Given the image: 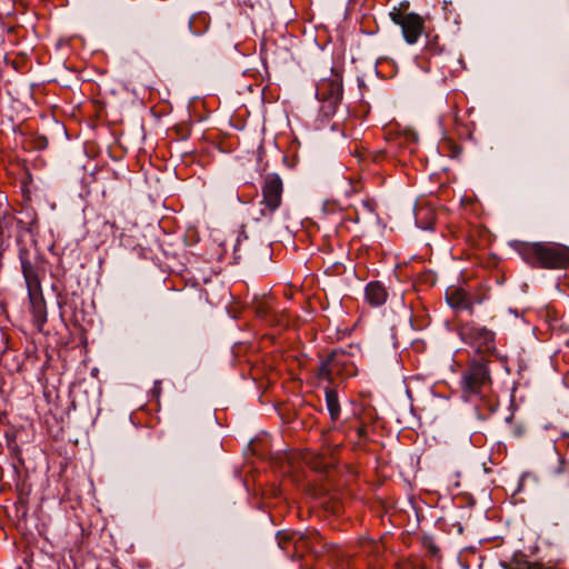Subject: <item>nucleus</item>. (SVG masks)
<instances>
[{
	"instance_id": "f257e3e1",
	"label": "nucleus",
	"mask_w": 569,
	"mask_h": 569,
	"mask_svg": "<svg viewBox=\"0 0 569 569\" xmlns=\"http://www.w3.org/2000/svg\"><path fill=\"white\" fill-rule=\"evenodd\" d=\"M520 257L533 268H569V247L556 242H522L517 248Z\"/></svg>"
},
{
	"instance_id": "f03ea898",
	"label": "nucleus",
	"mask_w": 569,
	"mask_h": 569,
	"mask_svg": "<svg viewBox=\"0 0 569 569\" xmlns=\"http://www.w3.org/2000/svg\"><path fill=\"white\" fill-rule=\"evenodd\" d=\"M316 97L320 103L317 120L321 124H327L333 118L342 101V72L331 69L329 77L319 80Z\"/></svg>"
},
{
	"instance_id": "7ed1b4c3",
	"label": "nucleus",
	"mask_w": 569,
	"mask_h": 569,
	"mask_svg": "<svg viewBox=\"0 0 569 569\" xmlns=\"http://www.w3.org/2000/svg\"><path fill=\"white\" fill-rule=\"evenodd\" d=\"M409 3L402 2L399 7L392 8L389 13L391 21L401 28L405 41L412 46L418 42L425 32L426 21L416 12L408 11Z\"/></svg>"
},
{
	"instance_id": "20e7f679",
	"label": "nucleus",
	"mask_w": 569,
	"mask_h": 569,
	"mask_svg": "<svg viewBox=\"0 0 569 569\" xmlns=\"http://www.w3.org/2000/svg\"><path fill=\"white\" fill-rule=\"evenodd\" d=\"M283 180L276 172H269L261 180L260 216L271 219L282 206Z\"/></svg>"
},
{
	"instance_id": "39448f33",
	"label": "nucleus",
	"mask_w": 569,
	"mask_h": 569,
	"mask_svg": "<svg viewBox=\"0 0 569 569\" xmlns=\"http://www.w3.org/2000/svg\"><path fill=\"white\" fill-rule=\"evenodd\" d=\"M418 137L413 131L405 130L398 133L395 138L389 140L388 149L386 151L368 152L358 151L356 154L360 161L371 157L375 162H379L385 158L386 152L392 153L397 157H405L406 153H413L417 150Z\"/></svg>"
},
{
	"instance_id": "423d86ee",
	"label": "nucleus",
	"mask_w": 569,
	"mask_h": 569,
	"mask_svg": "<svg viewBox=\"0 0 569 569\" xmlns=\"http://www.w3.org/2000/svg\"><path fill=\"white\" fill-rule=\"evenodd\" d=\"M458 332L462 341L473 347L478 356H491L496 352L495 333L487 328H478L467 322L459 326Z\"/></svg>"
},
{
	"instance_id": "0eeeda50",
	"label": "nucleus",
	"mask_w": 569,
	"mask_h": 569,
	"mask_svg": "<svg viewBox=\"0 0 569 569\" xmlns=\"http://www.w3.org/2000/svg\"><path fill=\"white\" fill-rule=\"evenodd\" d=\"M490 372L485 358H473L462 375L463 390L478 393L490 383Z\"/></svg>"
},
{
	"instance_id": "6e6552de",
	"label": "nucleus",
	"mask_w": 569,
	"mask_h": 569,
	"mask_svg": "<svg viewBox=\"0 0 569 569\" xmlns=\"http://www.w3.org/2000/svg\"><path fill=\"white\" fill-rule=\"evenodd\" d=\"M19 258L27 290L42 288L40 276L43 273V258L38 254L31 256L27 249L20 250Z\"/></svg>"
},
{
	"instance_id": "1a4fd4ad",
	"label": "nucleus",
	"mask_w": 569,
	"mask_h": 569,
	"mask_svg": "<svg viewBox=\"0 0 569 569\" xmlns=\"http://www.w3.org/2000/svg\"><path fill=\"white\" fill-rule=\"evenodd\" d=\"M256 316L270 327H287L290 323V316L286 311L276 309L272 299L262 298L254 302Z\"/></svg>"
},
{
	"instance_id": "9d476101",
	"label": "nucleus",
	"mask_w": 569,
	"mask_h": 569,
	"mask_svg": "<svg viewBox=\"0 0 569 569\" xmlns=\"http://www.w3.org/2000/svg\"><path fill=\"white\" fill-rule=\"evenodd\" d=\"M446 301L455 310H466L473 313L476 301L462 287L450 286L446 290ZM478 303L481 300H477Z\"/></svg>"
},
{
	"instance_id": "9b49d317",
	"label": "nucleus",
	"mask_w": 569,
	"mask_h": 569,
	"mask_svg": "<svg viewBox=\"0 0 569 569\" xmlns=\"http://www.w3.org/2000/svg\"><path fill=\"white\" fill-rule=\"evenodd\" d=\"M28 298L32 323L39 331H42L43 326L47 322V305L42 293V288L28 290Z\"/></svg>"
},
{
	"instance_id": "f8f14e48",
	"label": "nucleus",
	"mask_w": 569,
	"mask_h": 569,
	"mask_svg": "<svg viewBox=\"0 0 569 569\" xmlns=\"http://www.w3.org/2000/svg\"><path fill=\"white\" fill-rule=\"evenodd\" d=\"M365 299L371 307H381L388 299V291L380 281H370L365 288Z\"/></svg>"
},
{
	"instance_id": "ddd939ff",
	"label": "nucleus",
	"mask_w": 569,
	"mask_h": 569,
	"mask_svg": "<svg viewBox=\"0 0 569 569\" xmlns=\"http://www.w3.org/2000/svg\"><path fill=\"white\" fill-rule=\"evenodd\" d=\"M277 539L279 547L283 550H288L291 543L297 551L307 547V538L299 532L279 531Z\"/></svg>"
},
{
	"instance_id": "4468645a",
	"label": "nucleus",
	"mask_w": 569,
	"mask_h": 569,
	"mask_svg": "<svg viewBox=\"0 0 569 569\" xmlns=\"http://www.w3.org/2000/svg\"><path fill=\"white\" fill-rule=\"evenodd\" d=\"M210 16L207 12H197L189 19L190 32L197 37L204 34L210 27Z\"/></svg>"
},
{
	"instance_id": "2eb2a0df",
	"label": "nucleus",
	"mask_w": 569,
	"mask_h": 569,
	"mask_svg": "<svg viewBox=\"0 0 569 569\" xmlns=\"http://www.w3.org/2000/svg\"><path fill=\"white\" fill-rule=\"evenodd\" d=\"M326 405L332 421H337L340 417V403L337 391L331 388H326Z\"/></svg>"
},
{
	"instance_id": "dca6fc26",
	"label": "nucleus",
	"mask_w": 569,
	"mask_h": 569,
	"mask_svg": "<svg viewBox=\"0 0 569 569\" xmlns=\"http://www.w3.org/2000/svg\"><path fill=\"white\" fill-rule=\"evenodd\" d=\"M338 358H325L320 365L319 373L322 378L333 381L339 376Z\"/></svg>"
},
{
	"instance_id": "f3484780",
	"label": "nucleus",
	"mask_w": 569,
	"mask_h": 569,
	"mask_svg": "<svg viewBox=\"0 0 569 569\" xmlns=\"http://www.w3.org/2000/svg\"><path fill=\"white\" fill-rule=\"evenodd\" d=\"M446 119L456 127L459 136L470 137L471 130L462 124L457 107L452 108V110L446 116Z\"/></svg>"
},
{
	"instance_id": "a211bd4d",
	"label": "nucleus",
	"mask_w": 569,
	"mask_h": 569,
	"mask_svg": "<svg viewBox=\"0 0 569 569\" xmlns=\"http://www.w3.org/2000/svg\"><path fill=\"white\" fill-rule=\"evenodd\" d=\"M555 473L560 476V486L569 488V463L559 459V466L555 469Z\"/></svg>"
},
{
	"instance_id": "6ab92c4d",
	"label": "nucleus",
	"mask_w": 569,
	"mask_h": 569,
	"mask_svg": "<svg viewBox=\"0 0 569 569\" xmlns=\"http://www.w3.org/2000/svg\"><path fill=\"white\" fill-rule=\"evenodd\" d=\"M441 147L443 150H448V156L451 158H457L462 152V147L452 139H445Z\"/></svg>"
},
{
	"instance_id": "aec40b11",
	"label": "nucleus",
	"mask_w": 569,
	"mask_h": 569,
	"mask_svg": "<svg viewBox=\"0 0 569 569\" xmlns=\"http://www.w3.org/2000/svg\"><path fill=\"white\" fill-rule=\"evenodd\" d=\"M426 52L430 56H438L443 52V47L440 46L438 36L428 39Z\"/></svg>"
},
{
	"instance_id": "412c9836",
	"label": "nucleus",
	"mask_w": 569,
	"mask_h": 569,
	"mask_svg": "<svg viewBox=\"0 0 569 569\" xmlns=\"http://www.w3.org/2000/svg\"><path fill=\"white\" fill-rule=\"evenodd\" d=\"M4 216L0 212V246L3 243V236H4Z\"/></svg>"
},
{
	"instance_id": "4be33fe9",
	"label": "nucleus",
	"mask_w": 569,
	"mask_h": 569,
	"mask_svg": "<svg viewBox=\"0 0 569 569\" xmlns=\"http://www.w3.org/2000/svg\"><path fill=\"white\" fill-rule=\"evenodd\" d=\"M362 204L371 212L375 210V206L370 200L362 201Z\"/></svg>"
},
{
	"instance_id": "5701e85b",
	"label": "nucleus",
	"mask_w": 569,
	"mask_h": 569,
	"mask_svg": "<svg viewBox=\"0 0 569 569\" xmlns=\"http://www.w3.org/2000/svg\"><path fill=\"white\" fill-rule=\"evenodd\" d=\"M420 346H422V343H421V342H416V343L413 345L415 351H417V352H422V351H423V349H422V348H420Z\"/></svg>"
},
{
	"instance_id": "b1692460",
	"label": "nucleus",
	"mask_w": 569,
	"mask_h": 569,
	"mask_svg": "<svg viewBox=\"0 0 569 569\" xmlns=\"http://www.w3.org/2000/svg\"><path fill=\"white\" fill-rule=\"evenodd\" d=\"M106 224H108L111 229H117V226L114 222H106Z\"/></svg>"
},
{
	"instance_id": "393cba45",
	"label": "nucleus",
	"mask_w": 569,
	"mask_h": 569,
	"mask_svg": "<svg viewBox=\"0 0 569 569\" xmlns=\"http://www.w3.org/2000/svg\"><path fill=\"white\" fill-rule=\"evenodd\" d=\"M0 340L2 343H4L7 341V338L3 333L0 335Z\"/></svg>"
},
{
	"instance_id": "a878e982",
	"label": "nucleus",
	"mask_w": 569,
	"mask_h": 569,
	"mask_svg": "<svg viewBox=\"0 0 569 569\" xmlns=\"http://www.w3.org/2000/svg\"><path fill=\"white\" fill-rule=\"evenodd\" d=\"M6 352V349H0V356Z\"/></svg>"
},
{
	"instance_id": "bb28decb",
	"label": "nucleus",
	"mask_w": 569,
	"mask_h": 569,
	"mask_svg": "<svg viewBox=\"0 0 569 569\" xmlns=\"http://www.w3.org/2000/svg\"><path fill=\"white\" fill-rule=\"evenodd\" d=\"M329 356H331V357L337 356V355H336V351H332Z\"/></svg>"
}]
</instances>
